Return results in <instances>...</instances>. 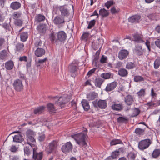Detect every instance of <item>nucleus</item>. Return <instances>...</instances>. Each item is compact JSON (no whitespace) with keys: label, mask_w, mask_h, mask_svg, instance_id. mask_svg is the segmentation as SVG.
Returning <instances> with one entry per match:
<instances>
[{"label":"nucleus","mask_w":160,"mask_h":160,"mask_svg":"<svg viewBox=\"0 0 160 160\" xmlns=\"http://www.w3.org/2000/svg\"><path fill=\"white\" fill-rule=\"evenodd\" d=\"M103 81L104 80L102 78H97L94 80L95 86L99 88H100Z\"/></svg>","instance_id":"obj_26"},{"label":"nucleus","mask_w":160,"mask_h":160,"mask_svg":"<svg viewBox=\"0 0 160 160\" xmlns=\"http://www.w3.org/2000/svg\"><path fill=\"white\" fill-rule=\"evenodd\" d=\"M98 96V94L95 92H90L87 95V98L89 101L94 99Z\"/></svg>","instance_id":"obj_30"},{"label":"nucleus","mask_w":160,"mask_h":160,"mask_svg":"<svg viewBox=\"0 0 160 160\" xmlns=\"http://www.w3.org/2000/svg\"><path fill=\"white\" fill-rule=\"evenodd\" d=\"M160 155V149H156L153 152L152 156L153 158H157Z\"/></svg>","instance_id":"obj_41"},{"label":"nucleus","mask_w":160,"mask_h":160,"mask_svg":"<svg viewBox=\"0 0 160 160\" xmlns=\"http://www.w3.org/2000/svg\"><path fill=\"white\" fill-rule=\"evenodd\" d=\"M107 57L104 55H102L100 60V62L102 63H105L107 62Z\"/></svg>","instance_id":"obj_62"},{"label":"nucleus","mask_w":160,"mask_h":160,"mask_svg":"<svg viewBox=\"0 0 160 160\" xmlns=\"http://www.w3.org/2000/svg\"><path fill=\"white\" fill-rule=\"evenodd\" d=\"M66 22L65 18L61 16H57L53 20V23L56 25H60L61 27L63 26V24Z\"/></svg>","instance_id":"obj_9"},{"label":"nucleus","mask_w":160,"mask_h":160,"mask_svg":"<svg viewBox=\"0 0 160 160\" xmlns=\"http://www.w3.org/2000/svg\"><path fill=\"white\" fill-rule=\"evenodd\" d=\"M128 72L124 68H121L118 71V74L122 77H125L128 76Z\"/></svg>","instance_id":"obj_28"},{"label":"nucleus","mask_w":160,"mask_h":160,"mask_svg":"<svg viewBox=\"0 0 160 160\" xmlns=\"http://www.w3.org/2000/svg\"><path fill=\"white\" fill-rule=\"evenodd\" d=\"M145 89H142L137 94L139 97H143L145 95Z\"/></svg>","instance_id":"obj_49"},{"label":"nucleus","mask_w":160,"mask_h":160,"mask_svg":"<svg viewBox=\"0 0 160 160\" xmlns=\"http://www.w3.org/2000/svg\"><path fill=\"white\" fill-rule=\"evenodd\" d=\"M134 41L137 43H143L144 41L143 40V37L142 36L138 34H134L133 35Z\"/></svg>","instance_id":"obj_24"},{"label":"nucleus","mask_w":160,"mask_h":160,"mask_svg":"<svg viewBox=\"0 0 160 160\" xmlns=\"http://www.w3.org/2000/svg\"><path fill=\"white\" fill-rule=\"evenodd\" d=\"M134 52L138 56H141L143 54L144 50L142 49V46L138 44L135 47Z\"/></svg>","instance_id":"obj_15"},{"label":"nucleus","mask_w":160,"mask_h":160,"mask_svg":"<svg viewBox=\"0 0 160 160\" xmlns=\"http://www.w3.org/2000/svg\"><path fill=\"white\" fill-rule=\"evenodd\" d=\"M78 65L77 63H72L69 66V68L70 71L71 76L75 77L76 75L78 69Z\"/></svg>","instance_id":"obj_10"},{"label":"nucleus","mask_w":160,"mask_h":160,"mask_svg":"<svg viewBox=\"0 0 160 160\" xmlns=\"http://www.w3.org/2000/svg\"><path fill=\"white\" fill-rule=\"evenodd\" d=\"M107 106V102L106 100H99L98 101V107L101 109H105Z\"/></svg>","instance_id":"obj_22"},{"label":"nucleus","mask_w":160,"mask_h":160,"mask_svg":"<svg viewBox=\"0 0 160 160\" xmlns=\"http://www.w3.org/2000/svg\"><path fill=\"white\" fill-rule=\"evenodd\" d=\"M22 15L21 12H14L13 14V18L14 20L18 19V18H20Z\"/></svg>","instance_id":"obj_46"},{"label":"nucleus","mask_w":160,"mask_h":160,"mask_svg":"<svg viewBox=\"0 0 160 160\" xmlns=\"http://www.w3.org/2000/svg\"><path fill=\"white\" fill-rule=\"evenodd\" d=\"M69 99L67 95H64L59 97L58 100L56 101V105L60 107L61 108H64L66 104L69 101Z\"/></svg>","instance_id":"obj_3"},{"label":"nucleus","mask_w":160,"mask_h":160,"mask_svg":"<svg viewBox=\"0 0 160 160\" xmlns=\"http://www.w3.org/2000/svg\"><path fill=\"white\" fill-rule=\"evenodd\" d=\"M95 23L96 21L95 20H93L90 21L88 27V29H91L92 27L94 26Z\"/></svg>","instance_id":"obj_52"},{"label":"nucleus","mask_w":160,"mask_h":160,"mask_svg":"<svg viewBox=\"0 0 160 160\" xmlns=\"http://www.w3.org/2000/svg\"><path fill=\"white\" fill-rule=\"evenodd\" d=\"M26 135L28 137V144L32 148H33V147L35 148V146L34 143L35 142V140L33 137V132L31 130H28L26 132Z\"/></svg>","instance_id":"obj_5"},{"label":"nucleus","mask_w":160,"mask_h":160,"mask_svg":"<svg viewBox=\"0 0 160 160\" xmlns=\"http://www.w3.org/2000/svg\"><path fill=\"white\" fill-rule=\"evenodd\" d=\"M37 30L40 33H44L46 31V28L45 24H40L37 27Z\"/></svg>","instance_id":"obj_29"},{"label":"nucleus","mask_w":160,"mask_h":160,"mask_svg":"<svg viewBox=\"0 0 160 160\" xmlns=\"http://www.w3.org/2000/svg\"><path fill=\"white\" fill-rule=\"evenodd\" d=\"M14 24L15 25L20 26H21L22 24V21L20 19H16L15 20Z\"/></svg>","instance_id":"obj_50"},{"label":"nucleus","mask_w":160,"mask_h":160,"mask_svg":"<svg viewBox=\"0 0 160 160\" xmlns=\"http://www.w3.org/2000/svg\"><path fill=\"white\" fill-rule=\"evenodd\" d=\"M33 158L35 160H41L43 156L42 152L38 153L36 150L35 148H33Z\"/></svg>","instance_id":"obj_13"},{"label":"nucleus","mask_w":160,"mask_h":160,"mask_svg":"<svg viewBox=\"0 0 160 160\" xmlns=\"http://www.w3.org/2000/svg\"><path fill=\"white\" fill-rule=\"evenodd\" d=\"M27 57L26 56L20 57L19 58V61H27Z\"/></svg>","instance_id":"obj_63"},{"label":"nucleus","mask_w":160,"mask_h":160,"mask_svg":"<svg viewBox=\"0 0 160 160\" xmlns=\"http://www.w3.org/2000/svg\"><path fill=\"white\" fill-rule=\"evenodd\" d=\"M122 143V142L120 140L115 139L112 140L110 142V144L111 146H113Z\"/></svg>","instance_id":"obj_44"},{"label":"nucleus","mask_w":160,"mask_h":160,"mask_svg":"<svg viewBox=\"0 0 160 160\" xmlns=\"http://www.w3.org/2000/svg\"><path fill=\"white\" fill-rule=\"evenodd\" d=\"M2 26L5 29L7 30H8L9 31H10V27L9 24L5 23L2 25Z\"/></svg>","instance_id":"obj_61"},{"label":"nucleus","mask_w":160,"mask_h":160,"mask_svg":"<svg viewBox=\"0 0 160 160\" xmlns=\"http://www.w3.org/2000/svg\"><path fill=\"white\" fill-rule=\"evenodd\" d=\"M151 95L152 98H155L157 96V93L154 91L153 88H152L151 90Z\"/></svg>","instance_id":"obj_60"},{"label":"nucleus","mask_w":160,"mask_h":160,"mask_svg":"<svg viewBox=\"0 0 160 160\" xmlns=\"http://www.w3.org/2000/svg\"><path fill=\"white\" fill-rule=\"evenodd\" d=\"M120 11L119 8H117L115 7H113L111 9V12L112 14H117Z\"/></svg>","instance_id":"obj_47"},{"label":"nucleus","mask_w":160,"mask_h":160,"mask_svg":"<svg viewBox=\"0 0 160 160\" xmlns=\"http://www.w3.org/2000/svg\"><path fill=\"white\" fill-rule=\"evenodd\" d=\"M14 88L17 91L20 92L23 88L22 81L19 79H17L14 81L13 83Z\"/></svg>","instance_id":"obj_6"},{"label":"nucleus","mask_w":160,"mask_h":160,"mask_svg":"<svg viewBox=\"0 0 160 160\" xmlns=\"http://www.w3.org/2000/svg\"><path fill=\"white\" fill-rule=\"evenodd\" d=\"M21 6L20 3L17 2H15L11 3L10 7L13 10H17Z\"/></svg>","instance_id":"obj_31"},{"label":"nucleus","mask_w":160,"mask_h":160,"mask_svg":"<svg viewBox=\"0 0 160 160\" xmlns=\"http://www.w3.org/2000/svg\"><path fill=\"white\" fill-rule=\"evenodd\" d=\"M155 45L160 49V39H158L155 41Z\"/></svg>","instance_id":"obj_64"},{"label":"nucleus","mask_w":160,"mask_h":160,"mask_svg":"<svg viewBox=\"0 0 160 160\" xmlns=\"http://www.w3.org/2000/svg\"><path fill=\"white\" fill-rule=\"evenodd\" d=\"M135 62H128L127 63L126 68L128 69H131L136 67Z\"/></svg>","instance_id":"obj_39"},{"label":"nucleus","mask_w":160,"mask_h":160,"mask_svg":"<svg viewBox=\"0 0 160 160\" xmlns=\"http://www.w3.org/2000/svg\"><path fill=\"white\" fill-rule=\"evenodd\" d=\"M129 54L128 51L125 50H121L119 52L118 54V58L120 60H122L125 59Z\"/></svg>","instance_id":"obj_11"},{"label":"nucleus","mask_w":160,"mask_h":160,"mask_svg":"<svg viewBox=\"0 0 160 160\" xmlns=\"http://www.w3.org/2000/svg\"><path fill=\"white\" fill-rule=\"evenodd\" d=\"M24 45L23 43H18L16 45V48L18 51H20L23 48Z\"/></svg>","instance_id":"obj_58"},{"label":"nucleus","mask_w":160,"mask_h":160,"mask_svg":"<svg viewBox=\"0 0 160 160\" xmlns=\"http://www.w3.org/2000/svg\"><path fill=\"white\" fill-rule=\"evenodd\" d=\"M101 77L104 79H108L112 77V73L111 72L103 73L101 75Z\"/></svg>","instance_id":"obj_40"},{"label":"nucleus","mask_w":160,"mask_h":160,"mask_svg":"<svg viewBox=\"0 0 160 160\" xmlns=\"http://www.w3.org/2000/svg\"><path fill=\"white\" fill-rule=\"evenodd\" d=\"M140 112V110L138 108H135L133 110L132 114L131 115L132 117H136L138 115Z\"/></svg>","instance_id":"obj_45"},{"label":"nucleus","mask_w":160,"mask_h":160,"mask_svg":"<svg viewBox=\"0 0 160 160\" xmlns=\"http://www.w3.org/2000/svg\"><path fill=\"white\" fill-rule=\"evenodd\" d=\"M144 80V78L142 76L136 75L134 76V81L135 82H140Z\"/></svg>","instance_id":"obj_36"},{"label":"nucleus","mask_w":160,"mask_h":160,"mask_svg":"<svg viewBox=\"0 0 160 160\" xmlns=\"http://www.w3.org/2000/svg\"><path fill=\"white\" fill-rule=\"evenodd\" d=\"M81 103L84 110L88 111L90 108V106L88 102L86 100L83 99Z\"/></svg>","instance_id":"obj_27"},{"label":"nucleus","mask_w":160,"mask_h":160,"mask_svg":"<svg viewBox=\"0 0 160 160\" xmlns=\"http://www.w3.org/2000/svg\"><path fill=\"white\" fill-rule=\"evenodd\" d=\"M152 142V140L150 139H146L142 140L138 142V148L141 150H144L148 148Z\"/></svg>","instance_id":"obj_4"},{"label":"nucleus","mask_w":160,"mask_h":160,"mask_svg":"<svg viewBox=\"0 0 160 160\" xmlns=\"http://www.w3.org/2000/svg\"><path fill=\"white\" fill-rule=\"evenodd\" d=\"M118 85L116 82H112L107 84L105 90L107 92H110L114 89Z\"/></svg>","instance_id":"obj_16"},{"label":"nucleus","mask_w":160,"mask_h":160,"mask_svg":"<svg viewBox=\"0 0 160 160\" xmlns=\"http://www.w3.org/2000/svg\"><path fill=\"white\" fill-rule=\"evenodd\" d=\"M56 41L62 42L65 41L67 37V35L65 32L62 31H60L56 34Z\"/></svg>","instance_id":"obj_7"},{"label":"nucleus","mask_w":160,"mask_h":160,"mask_svg":"<svg viewBox=\"0 0 160 160\" xmlns=\"http://www.w3.org/2000/svg\"><path fill=\"white\" fill-rule=\"evenodd\" d=\"M76 143L80 146H85L87 145L86 139L88 137L87 130L85 128L83 132L71 135Z\"/></svg>","instance_id":"obj_1"},{"label":"nucleus","mask_w":160,"mask_h":160,"mask_svg":"<svg viewBox=\"0 0 160 160\" xmlns=\"http://www.w3.org/2000/svg\"><path fill=\"white\" fill-rule=\"evenodd\" d=\"M88 36L89 33L88 32H85L83 34L81 38L82 40L87 41Z\"/></svg>","instance_id":"obj_56"},{"label":"nucleus","mask_w":160,"mask_h":160,"mask_svg":"<svg viewBox=\"0 0 160 160\" xmlns=\"http://www.w3.org/2000/svg\"><path fill=\"white\" fill-rule=\"evenodd\" d=\"M128 120V118L127 117H119L117 118L118 122L119 123H126Z\"/></svg>","instance_id":"obj_38"},{"label":"nucleus","mask_w":160,"mask_h":160,"mask_svg":"<svg viewBox=\"0 0 160 160\" xmlns=\"http://www.w3.org/2000/svg\"><path fill=\"white\" fill-rule=\"evenodd\" d=\"M128 156L130 159L134 160L136 157V155L134 153L131 152L128 153Z\"/></svg>","instance_id":"obj_55"},{"label":"nucleus","mask_w":160,"mask_h":160,"mask_svg":"<svg viewBox=\"0 0 160 160\" xmlns=\"http://www.w3.org/2000/svg\"><path fill=\"white\" fill-rule=\"evenodd\" d=\"M45 19V17L41 14L37 15L35 17V20L38 22L42 21L44 20Z\"/></svg>","instance_id":"obj_35"},{"label":"nucleus","mask_w":160,"mask_h":160,"mask_svg":"<svg viewBox=\"0 0 160 160\" xmlns=\"http://www.w3.org/2000/svg\"><path fill=\"white\" fill-rule=\"evenodd\" d=\"M24 140L22 135L18 134L13 137V141L17 142H21Z\"/></svg>","instance_id":"obj_25"},{"label":"nucleus","mask_w":160,"mask_h":160,"mask_svg":"<svg viewBox=\"0 0 160 160\" xmlns=\"http://www.w3.org/2000/svg\"><path fill=\"white\" fill-rule=\"evenodd\" d=\"M13 66V62L11 60L8 61L5 64V67L7 70H10L12 69Z\"/></svg>","instance_id":"obj_33"},{"label":"nucleus","mask_w":160,"mask_h":160,"mask_svg":"<svg viewBox=\"0 0 160 160\" xmlns=\"http://www.w3.org/2000/svg\"><path fill=\"white\" fill-rule=\"evenodd\" d=\"M73 146L70 142H67L62 147V150L65 153H68L71 151L72 149Z\"/></svg>","instance_id":"obj_8"},{"label":"nucleus","mask_w":160,"mask_h":160,"mask_svg":"<svg viewBox=\"0 0 160 160\" xmlns=\"http://www.w3.org/2000/svg\"><path fill=\"white\" fill-rule=\"evenodd\" d=\"M119 155V153H118V150H116L112 152L111 156L112 159H115Z\"/></svg>","instance_id":"obj_54"},{"label":"nucleus","mask_w":160,"mask_h":160,"mask_svg":"<svg viewBox=\"0 0 160 160\" xmlns=\"http://www.w3.org/2000/svg\"><path fill=\"white\" fill-rule=\"evenodd\" d=\"M7 51L5 50H3L0 52V59L4 60L7 57Z\"/></svg>","instance_id":"obj_42"},{"label":"nucleus","mask_w":160,"mask_h":160,"mask_svg":"<svg viewBox=\"0 0 160 160\" xmlns=\"http://www.w3.org/2000/svg\"><path fill=\"white\" fill-rule=\"evenodd\" d=\"M49 39L52 43H54V42H58V41H56V38L53 33H51L49 35Z\"/></svg>","instance_id":"obj_48"},{"label":"nucleus","mask_w":160,"mask_h":160,"mask_svg":"<svg viewBox=\"0 0 160 160\" xmlns=\"http://www.w3.org/2000/svg\"><path fill=\"white\" fill-rule=\"evenodd\" d=\"M28 34L27 32H23L20 35L21 40L22 42H25L26 41L28 38Z\"/></svg>","instance_id":"obj_37"},{"label":"nucleus","mask_w":160,"mask_h":160,"mask_svg":"<svg viewBox=\"0 0 160 160\" xmlns=\"http://www.w3.org/2000/svg\"><path fill=\"white\" fill-rule=\"evenodd\" d=\"M47 60V58H44L42 59H40L36 62V64L37 65V67H38L40 66V64L42 63L45 62Z\"/></svg>","instance_id":"obj_51"},{"label":"nucleus","mask_w":160,"mask_h":160,"mask_svg":"<svg viewBox=\"0 0 160 160\" xmlns=\"http://www.w3.org/2000/svg\"><path fill=\"white\" fill-rule=\"evenodd\" d=\"M47 108L48 111L51 112H55L56 109L54 106V105L52 103H49L47 105Z\"/></svg>","instance_id":"obj_34"},{"label":"nucleus","mask_w":160,"mask_h":160,"mask_svg":"<svg viewBox=\"0 0 160 160\" xmlns=\"http://www.w3.org/2000/svg\"><path fill=\"white\" fill-rule=\"evenodd\" d=\"M45 108L44 106H42L37 107L35 108L34 111V113L35 114H39L44 112Z\"/></svg>","instance_id":"obj_23"},{"label":"nucleus","mask_w":160,"mask_h":160,"mask_svg":"<svg viewBox=\"0 0 160 160\" xmlns=\"http://www.w3.org/2000/svg\"><path fill=\"white\" fill-rule=\"evenodd\" d=\"M141 18V16L138 14H136L130 17L128 19L129 22L131 23L138 22Z\"/></svg>","instance_id":"obj_14"},{"label":"nucleus","mask_w":160,"mask_h":160,"mask_svg":"<svg viewBox=\"0 0 160 160\" xmlns=\"http://www.w3.org/2000/svg\"><path fill=\"white\" fill-rule=\"evenodd\" d=\"M24 153L27 155H29L31 152V150L27 146L25 147L24 149Z\"/></svg>","instance_id":"obj_53"},{"label":"nucleus","mask_w":160,"mask_h":160,"mask_svg":"<svg viewBox=\"0 0 160 160\" xmlns=\"http://www.w3.org/2000/svg\"><path fill=\"white\" fill-rule=\"evenodd\" d=\"M135 132L138 135H143L144 134V130L143 129H141L139 128H137L136 129Z\"/></svg>","instance_id":"obj_43"},{"label":"nucleus","mask_w":160,"mask_h":160,"mask_svg":"<svg viewBox=\"0 0 160 160\" xmlns=\"http://www.w3.org/2000/svg\"><path fill=\"white\" fill-rule=\"evenodd\" d=\"M99 14L102 17L104 18L108 16L109 12L104 8L101 9L99 11Z\"/></svg>","instance_id":"obj_32"},{"label":"nucleus","mask_w":160,"mask_h":160,"mask_svg":"<svg viewBox=\"0 0 160 160\" xmlns=\"http://www.w3.org/2000/svg\"><path fill=\"white\" fill-rule=\"evenodd\" d=\"M35 55L37 57H41L44 55L45 50L43 48H38L35 51Z\"/></svg>","instance_id":"obj_17"},{"label":"nucleus","mask_w":160,"mask_h":160,"mask_svg":"<svg viewBox=\"0 0 160 160\" xmlns=\"http://www.w3.org/2000/svg\"><path fill=\"white\" fill-rule=\"evenodd\" d=\"M34 45V48H42V47L44 46V44L39 38H37L36 39Z\"/></svg>","instance_id":"obj_19"},{"label":"nucleus","mask_w":160,"mask_h":160,"mask_svg":"<svg viewBox=\"0 0 160 160\" xmlns=\"http://www.w3.org/2000/svg\"><path fill=\"white\" fill-rule=\"evenodd\" d=\"M123 107L121 103H114L112 106V108L115 110L120 111L122 110Z\"/></svg>","instance_id":"obj_20"},{"label":"nucleus","mask_w":160,"mask_h":160,"mask_svg":"<svg viewBox=\"0 0 160 160\" xmlns=\"http://www.w3.org/2000/svg\"><path fill=\"white\" fill-rule=\"evenodd\" d=\"M114 3L112 1H108L105 4V6H106L108 9H109V8L112 5H113Z\"/></svg>","instance_id":"obj_57"},{"label":"nucleus","mask_w":160,"mask_h":160,"mask_svg":"<svg viewBox=\"0 0 160 160\" xmlns=\"http://www.w3.org/2000/svg\"><path fill=\"white\" fill-rule=\"evenodd\" d=\"M156 16V15L155 13H152L147 15V17L151 20H152L154 19L155 18Z\"/></svg>","instance_id":"obj_59"},{"label":"nucleus","mask_w":160,"mask_h":160,"mask_svg":"<svg viewBox=\"0 0 160 160\" xmlns=\"http://www.w3.org/2000/svg\"><path fill=\"white\" fill-rule=\"evenodd\" d=\"M58 8V9L60 12L61 16L65 18L66 22L69 21L70 20V18L69 17L70 13L67 6L65 5L62 6H59Z\"/></svg>","instance_id":"obj_2"},{"label":"nucleus","mask_w":160,"mask_h":160,"mask_svg":"<svg viewBox=\"0 0 160 160\" xmlns=\"http://www.w3.org/2000/svg\"><path fill=\"white\" fill-rule=\"evenodd\" d=\"M57 147V142L56 140H53L49 143L48 146V152L51 153L56 150Z\"/></svg>","instance_id":"obj_12"},{"label":"nucleus","mask_w":160,"mask_h":160,"mask_svg":"<svg viewBox=\"0 0 160 160\" xmlns=\"http://www.w3.org/2000/svg\"><path fill=\"white\" fill-rule=\"evenodd\" d=\"M133 97L131 95H128L125 98V103L128 106L131 105L133 101Z\"/></svg>","instance_id":"obj_18"},{"label":"nucleus","mask_w":160,"mask_h":160,"mask_svg":"<svg viewBox=\"0 0 160 160\" xmlns=\"http://www.w3.org/2000/svg\"><path fill=\"white\" fill-rule=\"evenodd\" d=\"M100 39H98L96 41H93L92 43V46L93 48L95 50L98 49L100 47V48H101V44L100 43Z\"/></svg>","instance_id":"obj_21"}]
</instances>
